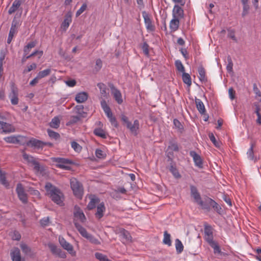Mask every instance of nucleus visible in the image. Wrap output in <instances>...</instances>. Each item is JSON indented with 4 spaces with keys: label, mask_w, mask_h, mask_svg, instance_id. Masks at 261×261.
<instances>
[{
    "label": "nucleus",
    "mask_w": 261,
    "mask_h": 261,
    "mask_svg": "<svg viewBox=\"0 0 261 261\" xmlns=\"http://www.w3.org/2000/svg\"><path fill=\"white\" fill-rule=\"evenodd\" d=\"M89 198L90 201L87 206L88 211L93 210L96 207V212H104L105 211L106 207L104 202L103 201L101 202L100 199L97 196L90 195Z\"/></svg>",
    "instance_id": "nucleus-3"
},
{
    "label": "nucleus",
    "mask_w": 261,
    "mask_h": 261,
    "mask_svg": "<svg viewBox=\"0 0 261 261\" xmlns=\"http://www.w3.org/2000/svg\"><path fill=\"white\" fill-rule=\"evenodd\" d=\"M59 242L61 246L72 256L76 255V252L74 250L73 246L67 242L63 237L59 236Z\"/></svg>",
    "instance_id": "nucleus-9"
},
{
    "label": "nucleus",
    "mask_w": 261,
    "mask_h": 261,
    "mask_svg": "<svg viewBox=\"0 0 261 261\" xmlns=\"http://www.w3.org/2000/svg\"><path fill=\"white\" fill-rule=\"evenodd\" d=\"M228 93H229V97H230V98L231 100H233V99H235V98H236V96H235L236 92L232 88H230L229 89V90H228Z\"/></svg>",
    "instance_id": "nucleus-63"
},
{
    "label": "nucleus",
    "mask_w": 261,
    "mask_h": 261,
    "mask_svg": "<svg viewBox=\"0 0 261 261\" xmlns=\"http://www.w3.org/2000/svg\"><path fill=\"white\" fill-rule=\"evenodd\" d=\"M102 62L100 59L96 60V66L95 67L96 70L99 71L102 67Z\"/></svg>",
    "instance_id": "nucleus-60"
},
{
    "label": "nucleus",
    "mask_w": 261,
    "mask_h": 261,
    "mask_svg": "<svg viewBox=\"0 0 261 261\" xmlns=\"http://www.w3.org/2000/svg\"><path fill=\"white\" fill-rule=\"evenodd\" d=\"M51 72V69L50 68L46 69L43 71H41L37 74L38 77L40 79L43 78L50 74Z\"/></svg>",
    "instance_id": "nucleus-40"
},
{
    "label": "nucleus",
    "mask_w": 261,
    "mask_h": 261,
    "mask_svg": "<svg viewBox=\"0 0 261 261\" xmlns=\"http://www.w3.org/2000/svg\"><path fill=\"white\" fill-rule=\"evenodd\" d=\"M51 161L53 162L57 163V166L62 169L69 170L70 167L68 165H73L74 162L70 160L62 158H52Z\"/></svg>",
    "instance_id": "nucleus-7"
},
{
    "label": "nucleus",
    "mask_w": 261,
    "mask_h": 261,
    "mask_svg": "<svg viewBox=\"0 0 261 261\" xmlns=\"http://www.w3.org/2000/svg\"><path fill=\"white\" fill-rule=\"evenodd\" d=\"M198 73L199 74V80L202 82H206L207 80L205 76V70L204 67L202 66L198 68Z\"/></svg>",
    "instance_id": "nucleus-28"
},
{
    "label": "nucleus",
    "mask_w": 261,
    "mask_h": 261,
    "mask_svg": "<svg viewBox=\"0 0 261 261\" xmlns=\"http://www.w3.org/2000/svg\"><path fill=\"white\" fill-rule=\"evenodd\" d=\"M46 195L56 204L62 205L64 195L61 191L50 182H47L45 186Z\"/></svg>",
    "instance_id": "nucleus-2"
},
{
    "label": "nucleus",
    "mask_w": 261,
    "mask_h": 261,
    "mask_svg": "<svg viewBox=\"0 0 261 261\" xmlns=\"http://www.w3.org/2000/svg\"><path fill=\"white\" fill-rule=\"evenodd\" d=\"M16 191L19 199L23 203H27L28 202L27 194L25 193L23 187L21 184L19 183L17 185Z\"/></svg>",
    "instance_id": "nucleus-12"
},
{
    "label": "nucleus",
    "mask_w": 261,
    "mask_h": 261,
    "mask_svg": "<svg viewBox=\"0 0 261 261\" xmlns=\"http://www.w3.org/2000/svg\"><path fill=\"white\" fill-rule=\"evenodd\" d=\"M5 58V54L3 51H1L0 55V76L2 75L1 72L3 71V62Z\"/></svg>",
    "instance_id": "nucleus-55"
},
{
    "label": "nucleus",
    "mask_w": 261,
    "mask_h": 261,
    "mask_svg": "<svg viewBox=\"0 0 261 261\" xmlns=\"http://www.w3.org/2000/svg\"><path fill=\"white\" fill-rule=\"evenodd\" d=\"M116 234H119L121 241L123 244H128L132 242V237L129 232L122 228H116L115 230Z\"/></svg>",
    "instance_id": "nucleus-8"
},
{
    "label": "nucleus",
    "mask_w": 261,
    "mask_h": 261,
    "mask_svg": "<svg viewBox=\"0 0 261 261\" xmlns=\"http://www.w3.org/2000/svg\"><path fill=\"white\" fill-rule=\"evenodd\" d=\"M0 182L7 188L9 186V184L6 180L5 174L2 171H0Z\"/></svg>",
    "instance_id": "nucleus-42"
},
{
    "label": "nucleus",
    "mask_w": 261,
    "mask_h": 261,
    "mask_svg": "<svg viewBox=\"0 0 261 261\" xmlns=\"http://www.w3.org/2000/svg\"><path fill=\"white\" fill-rule=\"evenodd\" d=\"M28 146H31L37 148H42L43 147L44 142L37 140L36 139H32L27 143Z\"/></svg>",
    "instance_id": "nucleus-20"
},
{
    "label": "nucleus",
    "mask_w": 261,
    "mask_h": 261,
    "mask_svg": "<svg viewBox=\"0 0 261 261\" xmlns=\"http://www.w3.org/2000/svg\"><path fill=\"white\" fill-rule=\"evenodd\" d=\"M109 119L112 125H113L116 128L118 127V123L115 117L112 116V117H110Z\"/></svg>",
    "instance_id": "nucleus-58"
},
{
    "label": "nucleus",
    "mask_w": 261,
    "mask_h": 261,
    "mask_svg": "<svg viewBox=\"0 0 261 261\" xmlns=\"http://www.w3.org/2000/svg\"><path fill=\"white\" fill-rule=\"evenodd\" d=\"M20 247L22 251V252L25 255L32 256L33 255V252L31 248L26 244L21 242L20 244Z\"/></svg>",
    "instance_id": "nucleus-23"
},
{
    "label": "nucleus",
    "mask_w": 261,
    "mask_h": 261,
    "mask_svg": "<svg viewBox=\"0 0 261 261\" xmlns=\"http://www.w3.org/2000/svg\"><path fill=\"white\" fill-rule=\"evenodd\" d=\"M191 196L194 199V202L200 206L202 209L210 211L213 208L214 211L219 212L221 207L214 200L206 195L201 197L197 188L194 185H190Z\"/></svg>",
    "instance_id": "nucleus-1"
},
{
    "label": "nucleus",
    "mask_w": 261,
    "mask_h": 261,
    "mask_svg": "<svg viewBox=\"0 0 261 261\" xmlns=\"http://www.w3.org/2000/svg\"><path fill=\"white\" fill-rule=\"evenodd\" d=\"M85 238L88 239L91 243L93 244L98 245L100 244V242L98 239L95 238L94 236L90 233H89Z\"/></svg>",
    "instance_id": "nucleus-43"
},
{
    "label": "nucleus",
    "mask_w": 261,
    "mask_h": 261,
    "mask_svg": "<svg viewBox=\"0 0 261 261\" xmlns=\"http://www.w3.org/2000/svg\"><path fill=\"white\" fill-rule=\"evenodd\" d=\"M208 244L213 248L214 253H221V249L217 243H216L215 241H213Z\"/></svg>",
    "instance_id": "nucleus-44"
},
{
    "label": "nucleus",
    "mask_w": 261,
    "mask_h": 261,
    "mask_svg": "<svg viewBox=\"0 0 261 261\" xmlns=\"http://www.w3.org/2000/svg\"><path fill=\"white\" fill-rule=\"evenodd\" d=\"M173 16L174 18L180 19L184 17V13L183 9L178 5H175L173 10Z\"/></svg>",
    "instance_id": "nucleus-19"
},
{
    "label": "nucleus",
    "mask_w": 261,
    "mask_h": 261,
    "mask_svg": "<svg viewBox=\"0 0 261 261\" xmlns=\"http://www.w3.org/2000/svg\"><path fill=\"white\" fill-rule=\"evenodd\" d=\"M97 86L100 89V94L101 96L104 97H107L108 93L107 92V91L108 90V88L106 85L102 83H99L97 84Z\"/></svg>",
    "instance_id": "nucleus-29"
},
{
    "label": "nucleus",
    "mask_w": 261,
    "mask_h": 261,
    "mask_svg": "<svg viewBox=\"0 0 261 261\" xmlns=\"http://www.w3.org/2000/svg\"><path fill=\"white\" fill-rule=\"evenodd\" d=\"M5 140L8 143H16L18 142V140L16 137L11 136L5 138Z\"/></svg>",
    "instance_id": "nucleus-54"
},
{
    "label": "nucleus",
    "mask_w": 261,
    "mask_h": 261,
    "mask_svg": "<svg viewBox=\"0 0 261 261\" xmlns=\"http://www.w3.org/2000/svg\"><path fill=\"white\" fill-rule=\"evenodd\" d=\"M76 113L81 118H85L87 117V114L84 111V106L83 105H77L75 107Z\"/></svg>",
    "instance_id": "nucleus-30"
},
{
    "label": "nucleus",
    "mask_w": 261,
    "mask_h": 261,
    "mask_svg": "<svg viewBox=\"0 0 261 261\" xmlns=\"http://www.w3.org/2000/svg\"><path fill=\"white\" fill-rule=\"evenodd\" d=\"M121 119L123 122V124L126 125L127 128L130 130L133 134L135 136L138 135L137 130L139 128V122L138 120H135L134 121V124H132V123L128 121V117L124 114L121 115Z\"/></svg>",
    "instance_id": "nucleus-6"
},
{
    "label": "nucleus",
    "mask_w": 261,
    "mask_h": 261,
    "mask_svg": "<svg viewBox=\"0 0 261 261\" xmlns=\"http://www.w3.org/2000/svg\"><path fill=\"white\" fill-rule=\"evenodd\" d=\"M142 15L144 19V22L146 25V29L150 31H154L155 26L152 24V21L148 14L145 11L142 12Z\"/></svg>",
    "instance_id": "nucleus-14"
},
{
    "label": "nucleus",
    "mask_w": 261,
    "mask_h": 261,
    "mask_svg": "<svg viewBox=\"0 0 261 261\" xmlns=\"http://www.w3.org/2000/svg\"><path fill=\"white\" fill-rule=\"evenodd\" d=\"M75 226L76 228L77 229L80 233L84 238H86L89 233L87 232V230L85 228L82 227L80 224L77 222H75Z\"/></svg>",
    "instance_id": "nucleus-31"
},
{
    "label": "nucleus",
    "mask_w": 261,
    "mask_h": 261,
    "mask_svg": "<svg viewBox=\"0 0 261 261\" xmlns=\"http://www.w3.org/2000/svg\"><path fill=\"white\" fill-rule=\"evenodd\" d=\"M175 245L177 253H180L183 251L184 246L181 242L178 239L175 240Z\"/></svg>",
    "instance_id": "nucleus-37"
},
{
    "label": "nucleus",
    "mask_w": 261,
    "mask_h": 261,
    "mask_svg": "<svg viewBox=\"0 0 261 261\" xmlns=\"http://www.w3.org/2000/svg\"><path fill=\"white\" fill-rule=\"evenodd\" d=\"M182 79L183 82L187 84L189 87L191 85L192 81L191 78L189 73L183 72L182 75Z\"/></svg>",
    "instance_id": "nucleus-33"
},
{
    "label": "nucleus",
    "mask_w": 261,
    "mask_h": 261,
    "mask_svg": "<svg viewBox=\"0 0 261 261\" xmlns=\"http://www.w3.org/2000/svg\"><path fill=\"white\" fill-rule=\"evenodd\" d=\"M72 13L70 11L68 12L65 15L64 21L61 24V28L64 31L68 28L70 23L71 22Z\"/></svg>",
    "instance_id": "nucleus-18"
},
{
    "label": "nucleus",
    "mask_w": 261,
    "mask_h": 261,
    "mask_svg": "<svg viewBox=\"0 0 261 261\" xmlns=\"http://www.w3.org/2000/svg\"><path fill=\"white\" fill-rule=\"evenodd\" d=\"M88 97V94L86 92L79 93L75 96V100L78 103H82L86 101Z\"/></svg>",
    "instance_id": "nucleus-22"
},
{
    "label": "nucleus",
    "mask_w": 261,
    "mask_h": 261,
    "mask_svg": "<svg viewBox=\"0 0 261 261\" xmlns=\"http://www.w3.org/2000/svg\"><path fill=\"white\" fill-rule=\"evenodd\" d=\"M23 152L22 156L23 159L27 161L28 163H31L34 165V170L36 172L43 174L46 170L45 167L43 165H41L34 156L27 154L23 151Z\"/></svg>",
    "instance_id": "nucleus-4"
},
{
    "label": "nucleus",
    "mask_w": 261,
    "mask_h": 261,
    "mask_svg": "<svg viewBox=\"0 0 261 261\" xmlns=\"http://www.w3.org/2000/svg\"><path fill=\"white\" fill-rule=\"evenodd\" d=\"M254 146V144L252 143L251 145L250 148H249V149L248 150V151L247 152L249 158H250V160H253L254 158V152H253Z\"/></svg>",
    "instance_id": "nucleus-50"
},
{
    "label": "nucleus",
    "mask_w": 261,
    "mask_h": 261,
    "mask_svg": "<svg viewBox=\"0 0 261 261\" xmlns=\"http://www.w3.org/2000/svg\"><path fill=\"white\" fill-rule=\"evenodd\" d=\"M227 61L228 64L226 66L227 70L228 72L230 73L233 71L232 67H233V63L231 60V57L228 56L227 57Z\"/></svg>",
    "instance_id": "nucleus-49"
},
{
    "label": "nucleus",
    "mask_w": 261,
    "mask_h": 261,
    "mask_svg": "<svg viewBox=\"0 0 261 261\" xmlns=\"http://www.w3.org/2000/svg\"><path fill=\"white\" fill-rule=\"evenodd\" d=\"M110 88L112 90V92L114 95V98L118 104H121L123 102L122 96L120 92L116 89L114 85L112 83L109 84Z\"/></svg>",
    "instance_id": "nucleus-13"
},
{
    "label": "nucleus",
    "mask_w": 261,
    "mask_h": 261,
    "mask_svg": "<svg viewBox=\"0 0 261 261\" xmlns=\"http://www.w3.org/2000/svg\"><path fill=\"white\" fill-rule=\"evenodd\" d=\"M175 65L178 71L182 72V73L185 72V68L180 61L176 60L175 62Z\"/></svg>",
    "instance_id": "nucleus-48"
},
{
    "label": "nucleus",
    "mask_w": 261,
    "mask_h": 261,
    "mask_svg": "<svg viewBox=\"0 0 261 261\" xmlns=\"http://www.w3.org/2000/svg\"><path fill=\"white\" fill-rule=\"evenodd\" d=\"M47 131L50 138L55 140H58L60 138V135L59 133L55 132L50 129H47Z\"/></svg>",
    "instance_id": "nucleus-39"
},
{
    "label": "nucleus",
    "mask_w": 261,
    "mask_h": 261,
    "mask_svg": "<svg viewBox=\"0 0 261 261\" xmlns=\"http://www.w3.org/2000/svg\"><path fill=\"white\" fill-rule=\"evenodd\" d=\"M72 148L76 152H80L82 150V147L75 141L71 142Z\"/></svg>",
    "instance_id": "nucleus-51"
},
{
    "label": "nucleus",
    "mask_w": 261,
    "mask_h": 261,
    "mask_svg": "<svg viewBox=\"0 0 261 261\" xmlns=\"http://www.w3.org/2000/svg\"><path fill=\"white\" fill-rule=\"evenodd\" d=\"M168 150L178 151L179 148L177 143L173 140H170L169 145L168 147Z\"/></svg>",
    "instance_id": "nucleus-34"
},
{
    "label": "nucleus",
    "mask_w": 261,
    "mask_h": 261,
    "mask_svg": "<svg viewBox=\"0 0 261 261\" xmlns=\"http://www.w3.org/2000/svg\"><path fill=\"white\" fill-rule=\"evenodd\" d=\"M20 5L21 4L18 2V1H16L15 0L12 6L9 9L8 13L9 14H11L14 13L18 9Z\"/></svg>",
    "instance_id": "nucleus-35"
},
{
    "label": "nucleus",
    "mask_w": 261,
    "mask_h": 261,
    "mask_svg": "<svg viewBox=\"0 0 261 261\" xmlns=\"http://www.w3.org/2000/svg\"><path fill=\"white\" fill-rule=\"evenodd\" d=\"M86 220V217L84 213H74V224L75 222L80 221L82 223H84Z\"/></svg>",
    "instance_id": "nucleus-27"
},
{
    "label": "nucleus",
    "mask_w": 261,
    "mask_h": 261,
    "mask_svg": "<svg viewBox=\"0 0 261 261\" xmlns=\"http://www.w3.org/2000/svg\"><path fill=\"white\" fill-rule=\"evenodd\" d=\"M37 68V64L35 63H32L31 65L27 66V68L24 69L23 73L25 74L33 69H35Z\"/></svg>",
    "instance_id": "nucleus-53"
},
{
    "label": "nucleus",
    "mask_w": 261,
    "mask_h": 261,
    "mask_svg": "<svg viewBox=\"0 0 261 261\" xmlns=\"http://www.w3.org/2000/svg\"><path fill=\"white\" fill-rule=\"evenodd\" d=\"M173 123L175 126L178 128L180 130H182L184 129L181 123L176 119H174Z\"/></svg>",
    "instance_id": "nucleus-59"
},
{
    "label": "nucleus",
    "mask_w": 261,
    "mask_h": 261,
    "mask_svg": "<svg viewBox=\"0 0 261 261\" xmlns=\"http://www.w3.org/2000/svg\"><path fill=\"white\" fill-rule=\"evenodd\" d=\"M48 246L49 248L52 253L55 255H56L58 252L59 250L60 249V248H58V247L56 245L52 243H49L48 244Z\"/></svg>",
    "instance_id": "nucleus-46"
},
{
    "label": "nucleus",
    "mask_w": 261,
    "mask_h": 261,
    "mask_svg": "<svg viewBox=\"0 0 261 261\" xmlns=\"http://www.w3.org/2000/svg\"><path fill=\"white\" fill-rule=\"evenodd\" d=\"M179 19L177 18H174L171 20L170 23V28L172 32H175L178 30L179 25Z\"/></svg>",
    "instance_id": "nucleus-26"
},
{
    "label": "nucleus",
    "mask_w": 261,
    "mask_h": 261,
    "mask_svg": "<svg viewBox=\"0 0 261 261\" xmlns=\"http://www.w3.org/2000/svg\"><path fill=\"white\" fill-rule=\"evenodd\" d=\"M204 239L210 243L213 242V229L212 227L207 224H205L204 225Z\"/></svg>",
    "instance_id": "nucleus-11"
},
{
    "label": "nucleus",
    "mask_w": 261,
    "mask_h": 261,
    "mask_svg": "<svg viewBox=\"0 0 261 261\" xmlns=\"http://www.w3.org/2000/svg\"><path fill=\"white\" fill-rule=\"evenodd\" d=\"M208 137L211 141L213 143L216 147H219L220 146V143L216 140L214 134L212 133H209Z\"/></svg>",
    "instance_id": "nucleus-47"
},
{
    "label": "nucleus",
    "mask_w": 261,
    "mask_h": 261,
    "mask_svg": "<svg viewBox=\"0 0 261 261\" xmlns=\"http://www.w3.org/2000/svg\"><path fill=\"white\" fill-rule=\"evenodd\" d=\"M95 155L97 158L99 159L104 158L106 156V154L103 153V151L99 149L96 150Z\"/></svg>",
    "instance_id": "nucleus-57"
},
{
    "label": "nucleus",
    "mask_w": 261,
    "mask_h": 261,
    "mask_svg": "<svg viewBox=\"0 0 261 261\" xmlns=\"http://www.w3.org/2000/svg\"><path fill=\"white\" fill-rule=\"evenodd\" d=\"M36 43L35 42H29L26 46L24 47L23 51L24 54L27 55L30 52V49L36 46Z\"/></svg>",
    "instance_id": "nucleus-38"
},
{
    "label": "nucleus",
    "mask_w": 261,
    "mask_h": 261,
    "mask_svg": "<svg viewBox=\"0 0 261 261\" xmlns=\"http://www.w3.org/2000/svg\"><path fill=\"white\" fill-rule=\"evenodd\" d=\"M171 164L172 165H168V166L167 167V168L169 170L175 178H180L181 175L176 168V163H172Z\"/></svg>",
    "instance_id": "nucleus-21"
},
{
    "label": "nucleus",
    "mask_w": 261,
    "mask_h": 261,
    "mask_svg": "<svg viewBox=\"0 0 261 261\" xmlns=\"http://www.w3.org/2000/svg\"><path fill=\"white\" fill-rule=\"evenodd\" d=\"M12 239L13 240L19 241L21 239V235L18 231H15L13 233Z\"/></svg>",
    "instance_id": "nucleus-61"
},
{
    "label": "nucleus",
    "mask_w": 261,
    "mask_h": 261,
    "mask_svg": "<svg viewBox=\"0 0 261 261\" xmlns=\"http://www.w3.org/2000/svg\"><path fill=\"white\" fill-rule=\"evenodd\" d=\"M195 103L196 105V108H197L198 111H199V112L201 114H204V113L206 112V110L205 109L204 105L203 103L202 102V101L201 100L197 98L196 97H195Z\"/></svg>",
    "instance_id": "nucleus-24"
},
{
    "label": "nucleus",
    "mask_w": 261,
    "mask_h": 261,
    "mask_svg": "<svg viewBox=\"0 0 261 261\" xmlns=\"http://www.w3.org/2000/svg\"><path fill=\"white\" fill-rule=\"evenodd\" d=\"M18 23V22L16 20H13L11 24V27L10 28V30L9 33V36L7 39V43L8 44H10L11 42L14 34L17 32Z\"/></svg>",
    "instance_id": "nucleus-15"
},
{
    "label": "nucleus",
    "mask_w": 261,
    "mask_h": 261,
    "mask_svg": "<svg viewBox=\"0 0 261 261\" xmlns=\"http://www.w3.org/2000/svg\"><path fill=\"white\" fill-rule=\"evenodd\" d=\"M49 220L48 217L44 218L42 219L41 220H40V224L42 226H45L48 225L49 224Z\"/></svg>",
    "instance_id": "nucleus-62"
},
{
    "label": "nucleus",
    "mask_w": 261,
    "mask_h": 261,
    "mask_svg": "<svg viewBox=\"0 0 261 261\" xmlns=\"http://www.w3.org/2000/svg\"><path fill=\"white\" fill-rule=\"evenodd\" d=\"M87 6L86 3L82 5L79 10H78L76 13V17L79 16L84 11L87 9Z\"/></svg>",
    "instance_id": "nucleus-56"
},
{
    "label": "nucleus",
    "mask_w": 261,
    "mask_h": 261,
    "mask_svg": "<svg viewBox=\"0 0 261 261\" xmlns=\"http://www.w3.org/2000/svg\"><path fill=\"white\" fill-rule=\"evenodd\" d=\"M60 120L58 117H55L52 119L49 123L51 127L54 128H58L60 126Z\"/></svg>",
    "instance_id": "nucleus-36"
},
{
    "label": "nucleus",
    "mask_w": 261,
    "mask_h": 261,
    "mask_svg": "<svg viewBox=\"0 0 261 261\" xmlns=\"http://www.w3.org/2000/svg\"><path fill=\"white\" fill-rule=\"evenodd\" d=\"M163 243L165 244L170 246L171 245V241L170 240V234L168 233L166 231L164 233V239Z\"/></svg>",
    "instance_id": "nucleus-41"
},
{
    "label": "nucleus",
    "mask_w": 261,
    "mask_h": 261,
    "mask_svg": "<svg viewBox=\"0 0 261 261\" xmlns=\"http://www.w3.org/2000/svg\"><path fill=\"white\" fill-rule=\"evenodd\" d=\"M70 187L74 196L77 198L82 199L84 193L82 184L76 178H72L70 179Z\"/></svg>",
    "instance_id": "nucleus-5"
},
{
    "label": "nucleus",
    "mask_w": 261,
    "mask_h": 261,
    "mask_svg": "<svg viewBox=\"0 0 261 261\" xmlns=\"http://www.w3.org/2000/svg\"><path fill=\"white\" fill-rule=\"evenodd\" d=\"M149 47L146 42H144L141 47L144 54L147 56L149 55Z\"/></svg>",
    "instance_id": "nucleus-52"
},
{
    "label": "nucleus",
    "mask_w": 261,
    "mask_h": 261,
    "mask_svg": "<svg viewBox=\"0 0 261 261\" xmlns=\"http://www.w3.org/2000/svg\"><path fill=\"white\" fill-rule=\"evenodd\" d=\"M93 133L96 136L100 137L102 139L107 138V135L106 132L101 128H96L94 130Z\"/></svg>",
    "instance_id": "nucleus-32"
},
{
    "label": "nucleus",
    "mask_w": 261,
    "mask_h": 261,
    "mask_svg": "<svg viewBox=\"0 0 261 261\" xmlns=\"http://www.w3.org/2000/svg\"><path fill=\"white\" fill-rule=\"evenodd\" d=\"M11 92L9 94V97L11 98V103L13 105H16L18 102V91L14 83L12 82L11 83Z\"/></svg>",
    "instance_id": "nucleus-10"
},
{
    "label": "nucleus",
    "mask_w": 261,
    "mask_h": 261,
    "mask_svg": "<svg viewBox=\"0 0 261 261\" xmlns=\"http://www.w3.org/2000/svg\"><path fill=\"white\" fill-rule=\"evenodd\" d=\"M190 154L193 157L195 165L200 168H202L203 167V162L200 156L195 151H191Z\"/></svg>",
    "instance_id": "nucleus-17"
},
{
    "label": "nucleus",
    "mask_w": 261,
    "mask_h": 261,
    "mask_svg": "<svg viewBox=\"0 0 261 261\" xmlns=\"http://www.w3.org/2000/svg\"><path fill=\"white\" fill-rule=\"evenodd\" d=\"M12 126L11 124L6 122V125H3V132L7 133L11 131Z\"/></svg>",
    "instance_id": "nucleus-64"
},
{
    "label": "nucleus",
    "mask_w": 261,
    "mask_h": 261,
    "mask_svg": "<svg viewBox=\"0 0 261 261\" xmlns=\"http://www.w3.org/2000/svg\"><path fill=\"white\" fill-rule=\"evenodd\" d=\"M10 256L12 261H24L21 256L20 250L17 247L11 250Z\"/></svg>",
    "instance_id": "nucleus-16"
},
{
    "label": "nucleus",
    "mask_w": 261,
    "mask_h": 261,
    "mask_svg": "<svg viewBox=\"0 0 261 261\" xmlns=\"http://www.w3.org/2000/svg\"><path fill=\"white\" fill-rule=\"evenodd\" d=\"M43 51H40V50H36L35 51L33 52V53H32L31 54L28 55H25V54H24L22 59H21V63L22 64L24 63L26 61L31 58V57H34L38 54H39L40 55V56L39 57V58H40V57H41L43 55Z\"/></svg>",
    "instance_id": "nucleus-25"
},
{
    "label": "nucleus",
    "mask_w": 261,
    "mask_h": 261,
    "mask_svg": "<svg viewBox=\"0 0 261 261\" xmlns=\"http://www.w3.org/2000/svg\"><path fill=\"white\" fill-rule=\"evenodd\" d=\"M95 256L97 259L99 260V261H111L109 260L106 255L99 252L95 253Z\"/></svg>",
    "instance_id": "nucleus-45"
}]
</instances>
